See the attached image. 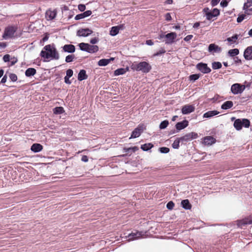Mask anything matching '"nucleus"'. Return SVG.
Wrapping results in <instances>:
<instances>
[{"mask_svg": "<svg viewBox=\"0 0 252 252\" xmlns=\"http://www.w3.org/2000/svg\"><path fill=\"white\" fill-rule=\"evenodd\" d=\"M194 110L195 107L194 105L187 104L182 107L181 111L183 114L187 115L193 112Z\"/></svg>", "mask_w": 252, "mask_h": 252, "instance_id": "obj_11", "label": "nucleus"}, {"mask_svg": "<svg viewBox=\"0 0 252 252\" xmlns=\"http://www.w3.org/2000/svg\"><path fill=\"white\" fill-rule=\"evenodd\" d=\"M144 233L142 232L136 231L135 232H132L126 236L128 238V241H133L141 238H143Z\"/></svg>", "mask_w": 252, "mask_h": 252, "instance_id": "obj_6", "label": "nucleus"}, {"mask_svg": "<svg viewBox=\"0 0 252 252\" xmlns=\"http://www.w3.org/2000/svg\"><path fill=\"white\" fill-rule=\"evenodd\" d=\"M164 53H165V50L164 49L161 48L156 53L154 54V56H158L162 54H164Z\"/></svg>", "mask_w": 252, "mask_h": 252, "instance_id": "obj_46", "label": "nucleus"}, {"mask_svg": "<svg viewBox=\"0 0 252 252\" xmlns=\"http://www.w3.org/2000/svg\"><path fill=\"white\" fill-rule=\"evenodd\" d=\"M15 32L16 29L14 27H8L5 29L3 37L5 39L12 37Z\"/></svg>", "mask_w": 252, "mask_h": 252, "instance_id": "obj_9", "label": "nucleus"}, {"mask_svg": "<svg viewBox=\"0 0 252 252\" xmlns=\"http://www.w3.org/2000/svg\"><path fill=\"white\" fill-rule=\"evenodd\" d=\"M245 89V86L244 85L236 83L232 85L231 91L234 94H237L242 93Z\"/></svg>", "mask_w": 252, "mask_h": 252, "instance_id": "obj_5", "label": "nucleus"}, {"mask_svg": "<svg viewBox=\"0 0 252 252\" xmlns=\"http://www.w3.org/2000/svg\"><path fill=\"white\" fill-rule=\"evenodd\" d=\"M36 73V70L33 68H29L25 72V75L27 77L33 76Z\"/></svg>", "mask_w": 252, "mask_h": 252, "instance_id": "obj_27", "label": "nucleus"}, {"mask_svg": "<svg viewBox=\"0 0 252 252\" xmlns=\"http://www.w3.org/2000/svg\"><path fill=\"white\" fill-rule=\"evenodd\" d=\"M250 125V122L247 119H238L235 121L233 124L234 127L237 130H241L243 126L248 128Z\"/></svg>", "mask_w": 252, "mask_h": 252, "instance_id": "obj_4", "label": "nucleus"}, {"mask_svg": "<svg viewBox=\"0 0 252 252\" xmlns=\"http://www.w3.org/2000/svg\"><path fill=\"white\" fill-rule=\"evenodd\" d=\"M63 52L72 53L75 51V47L72 44H66L63 47Z\"/></svg>", "mask_w": 252, "mask_h": 252, "instance_id": "obj_19", "label": "nucleus"}, {"mask_svg": "<svg viewBox=\"0 0 252 252\" xmlns=\"http://www.w3.org/2000/svg\"><path fill=\"white\" fill-rule=\"evenodd\" d=\"M88 76L86 74V71L84 69L81 70L78 75V80L82 81L86 79Z\"/></svg>", "mask_w": 252, "mask_h": 252, "instance_id": "obj_24", "label": "nucleus"}, {"mask_svg": "<svg viewBox=\"0 0 252 252\" xmlns=\"http://www.w3.org/2000/svg\"><path fill=\"white\" fill-rule=\"evenodd\" d=\"M128 70V68H118L114 71V75L118 76L125 74Z\"/></svg>", "mask_w": 252, "mask_h": 252, "instance_id": "obj_28", "label": "nucleus"}, {"mask_svg": "<svg viewBox=\"0 0 252 252\" xmlns=\"http://www.w3.org/2000/svg\"><path fill=\"white\" fill-rule=\"evenodd\" d=\"M216 142V139L212 136H206L203 139V143L205 145H211Z\"/></svg>", "mask_w": 252, "mask_h": 252, "instance_id": "obj_17", "label": "nucleus"}, {"mask_svg": "<svg viewBox=\"0 0 252 252\" xmlns=\"http://www.w3.org/2000/svg\"><path fill=\"white\" fill-rule=\"evenodd\" d=\"M228 2L229 1L228 0H222L220 2V5L223 7H226L228 5Z\"/></svg>", "mask_w": 252, "mask_h": 252, "instance_id": "obj_48", "label": "nucleus"}, {"mask_svg": "<svg viewBox=\"0 0 252 252\" xmlns=\"http://www.w3.org/2000/svg\"><path fill=\"white\" fill-rule=\"evenodd\" d=\"M92 14V11L91 10H87L84 13H83V15H84V17H87L88 16H89Z\"/></svg>", "mask_w": 252, "mask_h": 252, "instance_id": "obj_55", "label": "nucleus"}, {"mask_svg": "<svg viewBox=\"0 0 252 252\" xmlns=\"http://www.w3.org/2000/svg\"><path fill=\"white\" fill-rule=\"evenodd\" d=\"M124 29V25H120L117 26L112 27L110 31V34L112 36H115L119 33L120 30H122Z\"/></svg>", "mask_w": 252, "mask_h": 252, "instance_id": "obj_14", "label": "nucleus"}, {"mask_svg": "<svg viewBox=\"0 0 252 252\" xmlns=\"http://www.w3.org/2000/svg\"><path fill=\"white\" fill-rule=\"evenodd\" d=\"M220 0H212L211 5L212 6H215L218 4Z\"/></svg>", "mask_w": 252, "mask_h": 252, "instance_id": "obj_56", "label": "nucleus"}, {"mask_svg": "<svg viewBox=\"0 0 252 252\" xmlns=\"http://www.w3.org/2000/svg\"><path fill=\"white\" fill-rule=\"evenodd\" d=\"M57 15V10L56 9H49L45 13V17L47 20H52L54 19Z\"/></svg>", "mask_w": 252, "mask_h": 252, "instance_id": "obj_13", "label": "nucleus"}, {"mask_svg": "<svg viewBox=\"0 0 252 252\" xmlns=\"http://www.w3.org/2000/svg\"><path fill=\"white\" fill-rule=\"evenodd\" d=\"M138 150V148L136 147H132L130 148H124L123 151L124 152L127 153L128 154H131L132 153H134L136 151Z\"/></svg>", "mask_w": 252, "mask_h": 252, "instance_id": "obj_26", "label": "nucleus"}, {"mask_svg": "<svg viewBox=\"0 0 252 252\" xmlns=\"http://www.w3.org/2000/svg\"><path fill=\"white\" fill-rule=\"evenodd\" d=\"M174 206V204L172 201L169 202L166 205V207L169 210L172 209Z\"/></svg>", "mask_w": 252, "mask_h": 252, "instance_id": "obj_47", "label": "nucleus"}, {"mask_svg": "<svg viewBox=\"0 0 252 252\" xmlns=\"http://www.w3.org/2000/svg\"><path fill=\"white\" fill-rule=\"evenodd\" d=\"M181 142H187L190 141V136L189 133H187L183 136L180 137Z\"/></svg>", "mask_w": 252, "mask_h": 252, "instance_id": "obj_34", "label": "nucleus"}, {"mask_svg": "<svg viewBox=\"0 0 252 252\" xmlns=\"http://www.w3.org/2000/svg\"><path fill=\"white\" fill-rule=\"evenodd\" d=\"M153 147V145L152 144L147 143V144H145L142 145L141 146V148L143 151H147L150 150V149H151Z\"/></svg>", "mask_w": 252, "mask_h": 252, "instance_id": "obj_32", "label": "nucleus"}, {"mask_svg": "<svg viewBox=\"0 0 252 252\" xmlns=\"http://www.w3.org/2000/svg\"><path fill=\"white\" fill-rule=\"evenodd\" d=\"M208 51L211 53H220L221 51V48L215 44H211L208 47Z\"/></svg>", "mask_w": 252, "mask_h": 252, "instance_id": "obj_16", "label": "nucleus"}, {"mask_svg": "<svg viewBox=\"0 0 252 252\" xmlns=\"http://www.w3.org/2000/svg\"><path fill=\"white\" fill-rule=\"evenodd\" d=\"M181 204L182 207L185 209H190L191 208V205L188 199H185L182 201Z\"/></svg>", "mask_w": 252, "mask_h": 252, "instance_id": "obj_29", "label": "nucleus"}, {"mask_svg": "<svg viewBox=\"0 0 252 252\" xmlns=\"http://www.w3.org/2000/svg\"><path fill=\"white\" fill-rule=\"evenodd\" d=\"M84 18H85V17H84V15H83V13H81V14H78V15H76L75 19V20H80V19H83Z\"/></svg>", "mask_w": 252, "mask_h": 252, "instance_id": "obj_57", "label": "nucleus"}, {"mask_svg": "<svg viewBox=\"0 0 252 252\" xmlns=\"http://www.w3.org/2000/svg\"><path fill=\"white\" fill-rule=\"evenodd\" d=\"M165 18L167 21H170L172 20L171 15L169 13H167L165 15Z\"/></svg>", "mask_w": 252, "mask_h": 252, "instance_id": "obj_53", "label": "nucleus"}, {"mask_svg": "<svg viewBox=\"0 0 252 252\" xmlns=\"http://www.w3.org/2000/svg\"><path fill=\"white\" fill-rule=\"evenodd\" d=\"M165 35L166 34H165L164 32H161L158 35V39L159 40H162L163 39H165Z\"/></svg>", "mask_w": 252, "mask_h": 252, "instance_id": "obj_50", "label": "nucleus"}, {"mask_svg": "<svg viewBox=\"0 0 252 252\" xmlns=\"http://www.w3.org/2000/svg\"><path fill=\"white\" fill-rule=\"evenodd\" d=\"M9 77L12 81H16L17 80V77L15 74H11Z\"/></svg>", "mask_w": 252, "mask_h": 252, "instance_id": "obj_51", "label": "nucleus"}, {"mask_svg": "<svg viewBox=\"0 0 252 252\" xmlns=\"http://www.w3.org/2000/svg\"><path fill=\"white\" fill-rule=\"evenodd\" d=\"M80 49L84 51H87L88 47V43H81L79 44Z\"/></svg>", "mask_w": 252, "mask_h": 252, "instance_id": "obj_38", "label": "nucleus"}, {"mask_svg": "<svg viewBox=\"0 0 252 252\" xmlns=\"http://www.w3.org/2000/svg\"><path fill=\"white\" fill-rule=\"evenodd\" d=\"M146 44L148 45H153L154 44V42L151 40H148L146 41Z\"/></svg>", "mask_w": 252, "mask_h": 252, "instance_id": "obj_63", "label": "nucleus"}, {"mask_svg": "<svg viewBox=\"0 0 252 252\" xmlns=\"http://www.w3.org/2000/svg\"><path fill=\"white\" fill-rule=\"evenodd\" d=\"M73 73V72L72 70H71L70 69H69L67 70V71H66V76H67V77L70 78V77H71L72 76Z\"/></svg>", "mask_w": 252, "mask_h": 252, "instance_id": "obj_49", "label": "nucleus"}, {"mask_svg": "<svg viewBox=\"0 0 252 252\" xmlns=\"http://www.w3.org/2000/svg\"><path fill=\"white\" fill-rule=\"evenodd\" d=\"M69 78L67 76L64 77V82L65 83L67 84H70L71 83V81L69 80Z\"/></svg>", "mask_w": 252, "mask_h": 252, "instance_id": "obj_61", "label": "nucleus"}, {"mask_svg": "<svg viewBox=\"0 0 252 252\" xmlns=\"http://www.w3.org/2000/svg\"><path fill=\"white\" fill-rule=\"evenodd\" d=\"M222 65L220 62H215L212 63V68L214 69H220Z\"/></svg>", "mask_w": 252, "mask_h": 252, "instance_id": "obj_36", "label": "nucleus"}, {"mask_svg": "<svg viewBox=\"0 0 252 252\" xmlns=\"http://www.w3.org/2000/svg\"><path fill=\"white\" fill-rule=\"evenodd\" d=\"M10 60V55L8 54H6L4 55L3 57V60L4 62H9Z\"/></svg>", "mask_w": 252, "mask_h": 252, "instance_id": "obj_54", "label": "nucleus"}, {"mask_svg": "<svg viewBox=\"0 0 252 252\" xmlns=\"http://www.w3.org/2000/svg\"><path fill=\"white\" fill-rule=\"evenodd\" d=\"M75 57L73 55H69L66 57L65 58V62L66 63H70L73 61Z\"/></svg>", "mask_w": 252, "mask_h": 252, "instance_id": "obj_41", "label": "nucleus"}, {"mask_svg": "<svg viewBox=\"0 0 252 252\" xmlns=\"http://www.w3.org/2000/svg\"><path fill=\"white\" fill-rule=\"evenodd\" d=\"M197 68L203 73H208L211 72V69L208 67L207 64L203 63H199L196 65Z\"/></svg>", "mask_w": 252, "mask_h": 252, "instance_id": "obj_12", "label": "nucleus"}, {"mask_svg": "<svg viewBox=\"0 0 252 252\" xmlns=\"http://www.w3.org/2000/svg\"><path fill=\"white\" fill-rule=\"evenodd\" d=\"M93 33L92 30L87 29H81L77 31V35L78 36L86 37Z\"/></svg>", "mask_w": 252, "mask_h": 252, "instance_id": "obj_10", "label": "nucleus"}, {"mask_svg": "<svg viewBox=\"0 0 252 252\" xmlns=\"http://www.w3.org/2000/svg\"><path fill=\"white\" fill-rule=\"evenodd\" d=\"M40 55L44 59V61L58 60L60 58L59 54L54 45L49 44L45 46Z\"/></svg>", "mask_w": 252, "mask_h": 252, "instance_id": "obj_1", "label": "nucleus"}, {"mask_svg": "<svg viewBox=\"0 0 252 252\" xmlns=\"http://www.w3.org/2000/svg\"><path fill=\"white\" fill-rule=\"evenodd\" d=\"M219 114V112L216 111V110H213V111H209L203 115V117L205 118H210L213 116H216Z\"/></svg>", "mask_w": 252, "mask_h": 252, "instance_id": "obj_22", "label": "nucleus"}, {"mask_svg": "<svg viewBox=\"0 0 252 252\" xmlns=\"http://www.w3.org/2000/svg\"><path fill=\"white\" fill-rule=\"evenodd\" d=\"M189 133V134L190 139L191 140L192 139H196L198 137V134L197 133L191 132Z\"/></svg>", "mask_w": 252, "mask_h": 252, "instance_id": "obj_42", "label": "nucleus"}, {"mask_svg": "<svg viewBox=\"0 0 252 252\" xmlns=\"http://www.w3.org/2000/svg\"><path fill=\"white\" fill-rule=\"evenodd\" d=\"M233 106V103L231 101H226L224 102L221 106L222 109L227 110L231 108Z\"/></svg>", "mask_w": 252, "mask_h": 252, "instance_id": "obj_23", "label": "nucleus"}, {"mask_svg": "<svg viewBox=\"0 0 252 252\" xmlns=\"http://www.w3.org/2000/svg\"><path fill=\"white\" fill-rule=\"evenodd\" d=\"M145 127L143 125H139L134 130L132 131L131 136L129 138H135L138 137L141 133L143 131Z\"/></svg>", "mask_w": 252, "mask_h": 252, "instance_id": "obj_8", "label": "nucleus"}, {"mask_svg": "<svg viewBox=\"0 0 252 252\" xmlns=\"http://www.w3.org/2000/svg\"><path fill=\"white\" fill-rule=\"evenodd\" d=\"M108 63H109V60H108V59H106L100 60L98 62V65L100 66H106Z\"/></svg>", "mask_w": 252, "mask_h": 252, "instance_id": "obj_33", "label": "nucleus"}, {"mask_svg": "<svg viewBox=\"0 0 252 252\" xmlns=\"http://www.w3.org/2000/svg\"><path fill=\"white\" fill-rule=\"evenodd\" d=\"M53 112L54 114H60L63 113L64 110L62 107H57L54 109Z\"/></svg>", "mask_w": 252, "mask_h": 252, "instance_id": "obj_35", "label": "nucleus"}, {"mask_svg": "<svg viewBox=\"0 0 252 252\" xmlns=\"http://www.w3.org/2000/svg\"><path fill=\"white\" fill-rule=\"evenodd\" d=\"M98 50V47L96 45H91L88 44V47L86 52L94 53L96 52Z\"/></svg>", "mask_w": 252, "mask_h": 252, "instance_id": "obj_25", "label": "nucleus"}, {"mask_svg": "<svg viewBox=\"0 0 252 252\" xmlns=\"http://www.w3.org/2000/svg\"><path fill=\"white\" fill-rule=\"evenodd\" d=\"M165 39L163 40L166 44H172L175 42L177 37V34L175 32H171L166 34L165 35Z\"/></svg>", "mask_w": 252, "mask_h": 252, "instance_id": "obj_7", "label": "nucleus"}, {"mask_svg": "<svg viewBox=\"0 0 252 252\" xmlns=\"http://www.w3.org/2000/svg\"><path fill=\"white\" fill-rule=\"evenodd\" d=\"M193 37L192 35H188L184 38V40L186 41H189L192 39Z\"/></svg>", "mask_w": 252, "mask_h": 252, "instance_id": "obj_59", "label": "nucleus"}, {"mask_svg": "<svg viewBox=\"0 0 252 252\" xmlns=\"http://www.w3.org/2000/svg\"><path fill=\"white\" fill-rule=\"evenodd\" d=\"M6 80H7V77L5 75L3 77V78H2V79L1 80V83H4L6 82Z\"/></svg>", "mask_w": 252, "mask_h": 252, "instance_id": "obj_64", "label": "nucleus"}, {"mask_svg": "<svg viewBox=\"0 0 252 252\" xmlns=\"http://www.w3.org/2000/svg\"><path fill=\"white\" fill-rule=\"evenodd\" d=\"M252 223V219L251 217L247 218L241 220L237 221V225L238 227H242L245 225Z\"/></svg>", "mask_w": 252, "mask_h": 252, "instance_id": "obj_15", "label": "nucleus"}, {"mask_svg": "<svg viewBox=\"0 0 252 252\" xmlns=\"http://www.w3.org/2000/svg\"><path fill=\"white\" fill-rule=\"evenodd\" d=\"M199 78V75L197 74H192V75H190V76H189L190 80L191 81H193L197 80Z\"/></svg>", "mask_w": 252, "mask_h": 252, "instance_id": "obj_44", "label": "nucleus"}, {"mask_svg": "<svg viewBox=\"0 0 252 252\" xmlns=\"http://www.w3.org/2000/svg\"><path fill=\"white\" fill-rule=\"evenodd\" d=\"M132 68L137 71L148 73L152 69L151 65L146 62H141L139 63H134L132 65Z\"/></svg>", "mask_w": 252, "mask_h": 252, "instance_id": "obj_2", "label": "nucleus"}, {"mask_svg": "<svg viewBox=\"0 0 252 252\" xmlns=\"http://www.w3.org/2000/svg\"><path fill=\"white\" fill-rule=\"evenodd\" d=\"M238 39V35L235 34L232 37H228L226 39V40L229 42L230 44L234 43L236 42V40Z\"/></svg>", "mask_w": 252, "mask_h": 252, "instance_id": "obj_30", "label": "nucleus"}, {"mask_svg": "<svg viewBox=\"0 0 252 252\" xmlns=\"http://www.w3.org/2000/svg\"><path fill=\"white\" fill-rule=\"evenodd\" d=\"M42 149H43L42 146L41 144H38V143L33 144L31 146V150L34 153L39 152L41 151L42 150Z\"/></svg>", "mask_w": 252, "mask_h": 252, "instance_id": "obj_21", "label": "nucleus"}, {"mask_svg": "<svg viewBox=\"0 0 252 252\" xmlns=\"http://www.w3.org/2000/svg\"><path fill=\"white\" fill-rule=\"evenodd\" d=\"M78 9L81 11H84L86 9V6L84 4H79L78 6Z\"/></svg>", "mask_w": 252, "mask_h": 252, "instance_id": "obj_52", "label": "nucleus"}, {"mask_svg": "<svg viewBox=\"0 0 252 252\" xmlns=\"http://www.w3.org/2000/svg\"><path fill=\"white\" fill-rule=\"evenodd\" d=\"M189 125V122L187 120H184L181 122H178L176 125L177 129L180 130L186 127Z\"/></svg>", "mask_w": 252, "mask_h": 252, "instance_id": "obj_20", "label": "nucleus"}, {"mask_svg": "<svg viewBox=\"0 0 252 252\" xmlns=\"http://www.w3.org/2000/svg\"><path fill=\"white\" fill-rule=\"evenodd\" d=\"M252 0H247V2L245 3L243 9L246 10V9L249 8L252 6Z\"/></svg>", "mask_w": 252, "mask_h": 252, "instance_id": "obj_40", "label": "nucleus"}, {"mask_svg": "<svg viewBox=\"0 0 252 252\" xmlns=\"http://www.w3.org/2000/svg\"><path fill=\"white\" fill-rule=\"evenodd\" d=\"M246 17V14H242L241 15H239L237 19V22L238 23L241 22L243 20L245 19Z\"/></svg>", "mask_w": 252, "mask_h": 252, "instance_id": "obj_43", "label": "nucleus"}, {"mask_svg": "<svg viewBox=\"0 0 252 252\" xmlns=\"http://www.w3.org/2000/svg\"><path fill=\"white\" fill-rule=\"evenodd\" d=\"M82 160L84 162H87L88 161V158L87 156H83L82 158Z\"/></svg>", "mask_w": 252, "mask_h": 252, "instance_id": "obj_62", "label": "nucleus"}, {"mask_svg": "<svg viewBox=\"0 0 252 252\" xmlns=\"http://www.w3.org/2000/svg\"><path fill=\"white\" fill-rule=\"evenodd\" d=\"M206 19L208 20H211L213 18L217 17L220 15V10L217 8H214L211 10L208 7H205L203 9Z\"/></svg>", "mask_w": 252, "mask_h": 252, "instance_id": "obj_3", "label": "nucleus"}, {"mask_svg": "<svg viewBox=\"0 0 252 252\" xmlns=\"http://www.w3.org/2000/svg\"><path fill=\"white\" fill-rule=\"evenodd\" d=\"M245 14H246L247 15H251L252 13V8L249 9V8H248L246 9V10H245Z\"/></svg>", "mask_w": 252, "mask_h": 252, "instance_id": "obj_60", "label": "nucleus"}, {"mask_svg": "<svg viewBox=\"0 0 252 252\" xmlns=\"http://www.w3.org/2000/svg\"><path fill=\"white\" fill-rule=\"evenodd\" d=\"M181 142L180 138L176 139L173 143L172 146L174 149H178L179 147V144Z\"/></svg>", "mask_w": 252, "mask_h": 252, "instance_id": "obj_37", "label": "nucleus"}, {"mask_svg": "<svg viewBox=\"0 0 252 252\" xmlns=\"http://www.w3.org/2000/svg\"><path fill=\"white\" fill-rule=\"evenodd\" d=\"M98 41V39L97 38H96V37L92 38L90 40L91 43H92L93 44L96 43Z\"/></svg>", "mask_w": 252, "mask_h": 252, "instance_id": "obj_58", "label": "nucleus"}, {"mask_svg": "<svg viewBox=\"0 0 252 252\" xmlns=\"http://www.w3.org/2000/svg\"><path fill=\"white\" fill-rule=\"evenodd\" d=\"M169 123L167 120L162 121L159 125V128L161 129L165 128L168 125Z\"/></svg>", "mask_w": 252, "mask_h": 252, "instance_id": "obj_39", "label": "nucleus"}, {"mask_svg": "<svg viewBox=\"0 0 252 252\" xmlns=\"http://www.w3.org/2000/svg\"><path fill=\"white\" fill-rule=\"evenodd\" d=\"M159 151L161 153H168L169 152V149L167 147H161L159 149Z\"/></svg>", "mask_w": 252, "mask_h": 252, "instance_id": "obj_45", "label": "nucleus"}, {"mask_svg": "<svg viewBox=\"0 0 252 252\" xmlns=\"http://www.w3.org/2000/svg\"><path fill=\"white\" fill-rule=\"evenodd\" d=\"M244 56L245 59L251 60L252 59V46H249L245 50Z\"/></svg>", "mask_w": 252, "mask_h": 252, "instance_id": "obj_18", "label": "nucleus"}, {"mask_svg": "<svg viewBox=\"0 0 252 252\" xmlns=\"http://www.w3.org/2000/svg\"><path fill=\"white\" fill-rule=\"evenodd\" d=\"M239 53V50L238 49H233L229 50L228 53V55L231 57H234L237 55Z\"/></svg>", "mask_w": 252, "mask_h": 252, "instance_id": "obj_31", "label": "nucleus"}]
</instances>
